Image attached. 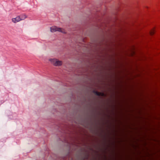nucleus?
Instances as JSON below:
<instances>
[{"mask_svg":"<svg viewBox=\"0 0 160 160\" xmlns=\"http://www.w3.org/2000/svg\"><path fill=\"white\" fill-rule=\"evenodd\" d=\"M50 31L52 32H54L56 31L60 32V28L56 26H53L50 28Z\"/></svg>","mask_w":160,"mask_h":160,"instance_id":"nucleus-2","label":"nucleus"},{"mask_svg":"<svg viewBox=\"0 0 160 160\" xmlns=\"http://www.w3.org/2000/svg\"><path fill=\"white\" fill-rule=\"evenodd\" d=\"M21 21V19L20 16H18L15 18H13L12 19V21L13 22L16 23Z\"/></svg>","mask_w":160,"mask_h":160,"instance_id":"nucleus-3","label":"nucleus"},{"mask_svg":"<svg viewBox=\"0 0 160 160\" xmlns=\"http://www.w3.org/2000/svg\"><path fill=\"white\" fill-rule=\"evenodd\" d=\"M155 32V30L153 29H152V30H151L150 32V34L151 35H153Z\"/></svg>","mask_w":160,"mask_h":160,"instance_id":"nucleus-6","label":"nucleus"},{"mask_svg":"<svg viewBox=\"0 0 160 160\" xmlns=\"http://www.w3.org/2000/svg\"><path fill=\"white\" fill-rule=\"evenodd\" d=\"M51 63L55 66H59L60 65V61L56 58H50L48 60Z\"/></svg>","mask_w":160,"mask_h":160,"instance_id":"nucleus-1","label":"nucleus"},{"mask_svg":"<svg viewBox=\"0 0 160 160\" xmlns=\"http://www.w3.org/2000/svg\"><path fill=\"white\" fill-rule=\"evenodd\" d=\"M20 17L21 20H22L25 19L26 18V16L25 15H22L21 16H19Z\"/></svg>","mask_w":160,"mask_h":160,"instance_id":"nucleus-5","label":"nucleus"},{"mask_svg":"<svg viewBox=\"0 0 160 160\" xmlns=\"http://www.w3.org/2000/svg\"><path fill=\"white\" fill-rule=\"evenodd\" d=\"M60 32H63V33H64V32H63L62 31V29L61 28V31H60Z\"/></svg>","mask_w":160,"mask_h":160,"instance_id":"nucleus-7","label":"nucleus"},{"mask_svg":"<svg viewBox=\"0 0 160 160\" xmlns=\"http://www.w3.org/2000/svg\"><path fill=\"white\" fill-rule=\"evenodd\" d=\"M94 93L97 95L98 96H103L104 94L103 93H102L101 92H98L97 91H93Z\"/></svg>","mask_w":160,"mask_h":160,"instance_id":"nucleus-4","label":"nucleus"}]
</instances>
